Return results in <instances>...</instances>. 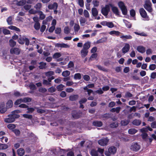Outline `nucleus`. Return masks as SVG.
I'll return each mask as SVG.
<instances>
[{"label":"nucleus","mask_w":156,"mask_h":156,"mask_svg":"<svg viewBox=\"0 0 156 156\" xmlns=\"http://www.w3.org/2000/svg\"><path fill=\"white\" fill-rule=\"evenodd\" d=\"M21 112V111L19 110H16L12 111L11 114L8 115V118L5 119V122L7 123H11L14 122L15 121V119L19 117L20 115L17 114Z\"/></svg>","instance_id":"nucleus-1"},{"label":"nucleus","mask_w":156,"mask_h":156,"mask_svg":"<svg viewBox=\"0 0 156 156\" xmlns=\"http://www.w3.org/2000/svg\"><path fill=\"white\" fill-rule=\"evenodd\" d=\"M118 5L121 9L123 15H126L127 13V10L126 7L122 2L120 1L118 2Z\"/></svg>","instance_id":"nucleus-2"},{"label":"nucleus","mask_w":156,"mask_h":156,"mask_svg":"<svg viewBox=\"0 0 156 156\" xmlns=\"http://www.w3.org/2000/svg\"><path fill=\"white\" fill-rule=\"evenodd\" d=\"M31 101V99L29 98H20L16 100L14 103V104L16 105H18L21 103L29 102Z\"/></svg>","instance_id":"nucleus-3"},{"label":"nucleus","mask_w":156,"mask_h":156,"mask_svg":"<svg viewBox=\"0 0 156 156\" xmlns=\"http://www.w3.org/2000/svg\"><path fill=\"white\" fill-rule=\"evenodd\" d=\"M145 9L149 12H151L152 11L151 7V3L149 0L146 1L144 5Z\"/></svg>","instance_id":"nucleus-4"},{"label":"nucleus","mask_w":156,"mask_h":156,"mask_svg":"<svg viewBox=\"0 0 156 156\" xmlns=\"http://www.w3.org/2000/svg\"><path fill=\"white\" fill-rule=\"evenodd\" d=\"M140 13L141 16L145 19V20L148 21L149 20V18L147 16V13L143 8H141L140 9Z\"/></svg>","instance_id":"nucleus-5"},{"label":"nucleus","mask_w":156,"mask_h":156,"mask_svg":"<svg viewBox=\"0 0 156 156\" xmlns=\"http://www.w3.org/2000/svg\"><path fill=\"white\" fill-rule=\"evenodd\" d=\"M116 151V148L114 147H111L109 148L108 152H106L105 154L107 156H109L111 154H115Z\"/></svg>","instance_id":"nucleus-6"},{"label":"nucleus","mask_w":156,"mask_h":156,"mask_svg":"<svg viewBox=\"0 0 156 156\" xmlns=\"http://www.w3.org/2000/svg\"><path fill=\"white\" fill-rule=\"evenodd\" d=\"M110 10L109 6L108 5H106L102 9L101 13L105 16L108 15Z\"/></svg>","instance_id":"nucleus-7"},{"label":"nucleus","mask_w":156,"mask_h":156,"mask_svg":"<svg viewBox=\"0 0 156 156\" xmlns=\"http://www.w3.org/2000/svg\"><path fill=\"white\" fill-rule=\"evenodd\" d=\"M140 148V146L137 143L132 144L130 147L131 150L135 151H138Z\"/></svg>","instance_id":"nucleus-8"},{"label":"nucleus","mask_w":156,"mask_h":156,"mask_svg":"<svg viewBox=\"0 0 156 156\" xmlns=\"http://www.w3.org/2000/svg\"><path fill=\"white\" fill-rule=\"evenodd\" d=\"M7 110L5 103L4 102H1L0 103V113H4Z\"/></svg>","instance_id":"nucleus-9"},{"label":"nucleus","mask_w":156,"mask_h":156,"mask_svg":"<svg viewBox=\"0 0 156 156\" xmlns=\"http://www.w3.org/2000/svg\"><path fill=\"white\" fill-rule=\"evenodd\" d=\"M108 140L107 138H104L99 140L98 141L99 145L102 146H105L107 145Z\"/></svg>","instance_id":"nucleus-10"},{"label":"nucleus","mask_w":156,"mask_h":156,"mask_svg":"<svg viewBox=\"0 0 156 156\" xmlns=\"http://www.w3.org/2000/svg\"><path fill=\"white\" fill-rule=\"evenodd\" d=\"M101 24L103 26H107L110 28H112L114 27L113 23L111 22L103 21L101 23Z\"/></svg>","instance_id":"nucleus-11"},{"label":"nucleus","mask_w":156,"mask_h":156,"mask_svg":"<svg viewBox=\"0 0 156 156\" xmlns=\"http://www.w3.org/2000/svg\"><path fill=\"white\" fill-rule=\"evenodd\" d=\"M130 48V45L129 44L126 43L125 44L124 46L122 49V52L125 54L129 50Z\"/></svg>","instance_id":"nucleus-12"},{"label":"nucleus","mask_w":156,"mask_h":156,"mask_svg":"<svg viewBox=\"0 0 156 156\" xmlns=\"http://www.w3.org/2000/svg\"><path fill=\"white\" fill-rule=\"evenodd\" d=\"M20 52V50L17 48H12L10 50V52L12 54H15L16 55H18L19 54Z\"/></svg>","instance_id":"nucleus-13"},{"label":"nucleus","mask_w":156,"mask_h":156,"mask_svg":"<svg viewBox=\"0 0 156 156\" xmlns=\"http://www.w3.org/2000/svg\"><path fill=\"white\" fill-rule=\"evenodd\" d=\"M58 6L57 4L55 2L53 4H49L48 5V8L50 9H57Z\"/></svg>","instance_id":"nucleus-14"},{"label":"nucleus","mask_w":156,"mask_h":156,"mask_svg":"<svg viewBox=\"0 0 156 156\" xmlns=\"http://www.w3.org/2000/svg\"><path fill=\"white\" fill-rule=\"evenodd\" d=\"M26 37L25 36H22L20 35L19 36V37L18 39V42L20 44H23L24 43L25 39H26Z\"/></svg>","instance_id":"nucleus-15"},{"label":"nucleus","mask_w":156,"mask_h":156,"mask_svg":"<svg viewBox=\"0 0 156 156\" xmlns=\"http://www.w3.org/2000/svg\"><path fill=\"white\" fill-rule=\"evenodd\" d=\"M80 24L81 26H83L85 25V23H86V24L88 25L87 22H86V20L84 17H81L80 19Z\"/></svg>","instance_id":"nucleus-16"},{"label":"nucleus","mask_w":156,"mask_h":156,"mask_svg":"<svg viewBox=\"0 0 156 156\" xmlns=\"http://www.w3.org/2000/svg\"><path fill=\"white\" fill-rule=\"evenodd\" d=\"M137 50L140 53H144L145 51V48L142 46H139L137 47Z\"/></svg>","instance_id":"nucleus-17"},{"label":"nucleus","mask_w":156,"mask_h":156,"mask_svg":"<svg viewBox=\"0 0 156 156\" xmlns=\"http://www.w3.org/2000/svg\"><path fill=\"white\" fill-rule=\"evenodd\" d=\"M109 34L110 35L112 36L115 35L116 36H118L121 33L119 31L112 30L109 32Z\"/></svg>","instance_id":"nucleus-18"},{"label":"nucleus","mask_w":156,"mask_h":156,"mask_svg":"<svg viewBox=\"0 0 156 156\" xmlns=\"http://www.w3.org/2000/svg\"><path fill=\"white\" fill-rule=\"evenodd\" d=\"M88 53V51L87 50H85L83 49L81 51V55L82 57H84L87 55Z\"/></svg>","instance_id":"nucleus-19"},{"label":"nucleus","mask_w":156,"mask_h":156,"mask_svg":"<svg viewBox=\"0 0 156 156\" xmlns=\"http://www.w3.org/2000/svg\"><path fill=\"white\" fill-rule=\"evenodd\" d=\"M57 46L58 47L65 48H69L70 47L69 45L65 43L57 44Z\"/></svg>","instance_id":"nucleus-20"},{"label":"nucleus","mask_w":156,"mask_h":156,"mask_svg":"<svg viewBox=\"0 0 156 156\" xmlns=\"http://www.w3.org/2000/svg\"><path fill=\"white\" fill-rule=\"evenodd\" d=\"M138 131L134 128H131L129 129L128 133L131 135H133L137 132Z\"/></svg>","instance_id":"nucleus-21"},{"label":"nucleus","mask_w":156,"mask_h":156,"mask_svg":"<svg viewBox=\"0 0 156 156\" xmlns=\"http://www.w3.org/2000/svg\"><path fill=\"white\" fill-rule=\"evenodd\" d=\"M90 43L89 41L86 42L83 46V49L87 50L90 47Z\"/></svg>","instance_id":"nucleus-22"},{"label":"nucleus","mask_w":156,"mask_h":156,"mask_svg":"<svg viewBox=\"0 0 156 156\" xmlns=\"http://www.w3.org/2000/svg\"><path fill=\"white\" fill-rule=\"evenodd\" d=\"M94 126L98 127H101L102 125V122L101 121H95L93 122Z\"/></svg>","instance_id":"nucleus-23"},{"label":"nucleus","mask_w":156,"mask_h":156,"mask_svg":"<svg viewBox=\"0 0 156 156\" xmlns=\"http://www.w3.org/2000/svg\"><path fill=\"white\" fill-rule=\"evenodd\" d=\"M13 105V103L11 100H9L6 103V108H10L12 107Z\"/></svg>","instance_id":"nucleus-24"},{"label":"nucleus","mask_w":156,"mask_h":156,"mask_svg":"<svg viewBox=\"0 0 156 156\" xmlns=\"http://www.w3.org/2000/svg\"><path fill=\"white\" fill-rule=\"evenodd\" d=\"M83 89L85 92H87V94L89 96H90L91 93H94L93 90L86 87H83Z\"/></svg>","instance_id":"nucleus-25"},{"label":"nucleus","mask_w":156,"mask_h":156,"mask_svg":"<svg viewBox=\"0 0 156 156\" xmlns=\"http://www.w3.org/2000/svg\"><path fill=\"white\" fill-rule=\"evenodd\" d=\"M24 150L22 148L18 149L17 151V154L20 156L23 155L24 154Z\"/></svg>","instance_id":"nucleus-26"},{"label":"nucleus","mask_w":156,"mask_h":156,"mask_svg":"<svg viewBox=\"0 0 156 156\" xmlns=\"http://www.w3.org/2000/svg\"><path fill=\"white\" fill-rule=\"evenodd\" d=\"M141 122L139 120L135 119L132 122V124L135 126H138L140 125L141 123Z\"/></svg>","instance_id":"nucleus-27"},{"label":"nucleus","mask_w":156,"mask_h":156,"mask_svg":"<svg viewBox=\"0 0 156 156\" xmlns=\"http://www.w3.org/2000/svg\"><path fill=\"white\" fill-rule=\"evenodd\" d=\"M112 10L116 15H119V12L117 7L115 6H112Z\"/></svg>","instance_id":"nucleus-28"},{"label":"nucleus","mask_w":156,"mask_h":156,"mask_svg":"<svg viewBox=\"0 0 156 156\" xmlns=\"http://www.w3.org/2000/svg\"><path fill=\"white\" fill-rule=\"evenodd\" d=\"M92 15L94 16L95 17L98 15V12L97 9L94 8L92 9Z\"/></svg>","instance_id":"nucleus-29"},{"label":"nucleus","mask_w":156,"mask_h":156,"mask_svg":"<svg viewBox=\"0 0 156 156\" xmlns=\"http://www.w3.org/2000/svg\"><path fill=\"white\" fill-rule=\"evenodd\" d=\"M123 21L127 27L130 28L131 27L132 24L130 22L125 20H123Z\"/></svg>","instance_id":"nucleus-30"},{"label":"nucleus","mask_w":156,"mask_h":156,"mask_svg":"<svg viewBox=\"0 0 156 156\" xmlns=\"http://www.w3.org/2000/svg\"><path fill=\"white\" fill-rule=\"evenodd\" d=\"M74 29L75 33H77L80 29V27L79 25L77 24H75L74 27Z\"/></svg>","instance_id":"nucleus-31"},{"label":"nucleus","mask_w":156,"mask_h":156,"mask_svg":"<svg viewBox=\"0 0 156 156\" xmlns=\"http://www.w3.org/2000/svg\"><path fill=\"white\" fill-rule=\"evenodd\" d=\"M121 109V108L120 107H116V108H112L111 111L112 112H116L117 113H119L120 112Z\"/></svg>","instance_id":"nucleus-32"},{"label":"nucleus","mask_w":156,"mask_h":156,"mask_svg":"<svg viewBox=\"0 0 156 156\" xmlns=\"http://www.w3.org/2000/svg\"><path fill=\"white\" fill-rule=\"evenodd\" d=\"M78 98V96L77 95H71L69 97V99L71 101H74L77 100Z\"/></svg>","instance_id":"nucleus-33"},{"label":"nucleus","mask_w":156,"mask_h":156,"mask_svg":"<svg viewBox=\"0 0 156 156\" xmlns=\"http://www.w3.org/2000/svg\"><path fill=\"white\" fill-rule=\"evenodd\" d=\"M8 28L11 30H15L17 31H20V29L19 28L13 26H10Z\"/></svg>","instance_id":"nucleus-34"},{"label":"nucleus","mask_w":156,"mask_h":156,"mask_svg":"<svg viewBox=\"0 0 156 156\" xmlns=\"http://www.w3.org/2000/svg\"><path fill=\"white\" fill-rule=\"evenodd\" d=\"M42 6V4L40 3H38L34 7L37 10H40Z\"/></svg>","instance_id":"nucleus-35"},{"label":"nucleus","mask_w":156,"mask_h":156,"mask_svg":"<svg viewBox=\"0 0 156 156\" xmlns=\"http://www.w3.org/2000/svg\"><path fill=\"white\" fill-rule=\"evenodd\" d=\"M120 37L123 39H130L132 38V37L130 35H126L121 36Z\"/></svg>","instance_id":"nucleus-36"},{"label":"nucleus","mask_w":156,"mask_h":156,"mask_svg":"<svg viewBox=\"0 0 156 156\" xmlns=\"http://www.w3.org/2000/svg\"><path fill=\"white\" fill-rule=\"evenodd\" d=\"M8 147V146L5 144H0V150H5Z\"/></svg>","instance_id":"nucleus-37"},{"label":"nucleus","mask_w":156,"mask_h":156,"mask_svg":"<svg viewBox=\"0 0 156 156\" xmlns=\"http://www.w3.org/2000/svg\"><path fill=\"white\" fill-rule=\"evenodd\" d=\"M70 74V72L68 70H66L63 71L62 73V75L63 76L67 77Z\"/></svg>","instance_id":"nucleus-38"},{"label":"nucleus","mask_w":156,"mask_h":156,"mask_svg":"<svg viewBox=\"0 0 156 156\" xmlns=\"http://www.w3.org/2000/svg\"><path fill=\"white\" fill-rule=\"evenodd\" d=\"M62 55L61 53L60 52H56L53 55L54 58H57L60 57Z\"/></svg>","instance_id":"nucleus-39"},{"label":"nucleus","mask_w":156,"mask_h":156,"mask_svg":"<svg viewBox=\"0 0 156 156\" xmlns=\"http://www.w3.org/2000/svg\"><path fill=\"white\" fill-rule=\"evenodd\" d=\"M74 65L73 62L70 61L68 65V67L70 70H72L74 68Z\"/></svg>","instance_id":"nucleus-40"},{"label":"nucleus","mask_w":156,"mask_h":156,"mask_svg":"<svg viewBox=\"0 0 156 156\" xmlns=\"http://www.w3.org/2000/svg\"><path fill=\"white\" fill-rule=\"evenodd\" d=\"M64 87L65 86L64 85L62 84H60L57 86L56 87L58 90L61 91L63 89Z\"/></svg>","instance_id":"nucleus-41"},{"label":"nucleus","mask_w":156,"mask_h":156,"mask_svg":"<svg viewBox=\"0 0 156 156\" xmlns=\"http://www.w3.org/2000/svg\"><path fill=\"white\" fill-rule=\"evenodd\" d=\"M134 33L136 35H139L142 36H147V34L144 32L140 33L137 32H135Z\"/></svg>","instance_id":"nucleus-42"},{"label":"nucleus","mask_w":156,"mask_h":156,"mask_svg":"<svg viewBox=\"0 0 156 156\" xmlns=\"http://www.w3.org/2000/svg\"><path fill=\"white\" fill-rule=\"evenodd\" d=\"M40 15V18L41 20H43L45 18V15L41 11H40L39 12Z\"/></svg>","instance_id":"nucleus-43"},{"label":"nucleus","mask_w":156,"mask_h":156,"mask_svg":"<svg viewBox=\"0 0 156 156\" xmlns=\"http://www.w3.org/2000/svg\"><path fill=\"white\" fill-rule=\"evenodd\" d=\"M9 45L12 47H14L16 44V42L12 39H11L9 40Z\"/></svg>","instance_id":"nucleus-44"},{"label":"nucleus","mask_w":156,"mask_h":156,"mask_svg":"<svg viewBox=\"0 0 156 156\" xmlns=\"http://www.w3.org/2000/svg\"><path fill=\"white\" fill-rule=\"evenodd\" d=\"M8 139L6 137L2 136L0 138V140L2 143L7 142Z\"/></svg>","instance_id":"nucleus-45"},{"label":"nucleus","mask_w":156,"mask_h":156,"mask_svg":"<svg viewBox=\"0 0 156 156\" xmlns=\"http://www.w3.org/2000/svg\"><path fill=\"white\" fill-rule=\"evenodd\" d=\"M129 122V121L128 120H124L122 121L121 122V124L122 126H126Z\"/></svg>","instance_id":"nucleus-46"},{"label":"nucleus","mask_w":156,"mask_h":156,"mask_svg":"<svg viewBox=\"0 0 156 156\" xmlns=\"http://www.w3.org/2000/svg\"><path fill=\"white\" fill-rule=\"evenodd\" d=\"M74 78L76 79H80L81 78V76L80 74L79 73L75 74L74 75Z\"/></svg>","instance_id":"nucleus-47"},{"label":"nucleus","mask_w":156,"mask_h":156,"mask_svg":"<svg viewBox=\"0 0 156 156\" xmlns=\"http://www.w3.org/2000/svg\"><path fill=\"white\" fill-rule=\"evenodd\" d=\"M40 64V66H39V68L40 69H43L46 67V64L45 63L41 62Z\"/></svg>","instance_id":"nucleus-48"},{"label":"nucleus","mask_w":156,"mask_h":156,"mask_svg":"<svg viewBox=\"0 0 156 156\" xmlns=\"http://www.w3.org/2000/svg\"><path fill=\"white\" fill-rule=\"evenodd\" d=\"M84 16L86 18H89V14L88 11L86 10H85L83 11Z\"/></svg>","instance_id":"nucleus-49"},{"label":"nucleus","mask_w":156,"mask_h":156,"mask_svg":"<svg viewBox=\"0 0 156 156\" xmlns=\"http://www.w3.org/2000/svg\"><path fill=\"white\" fill-rule=\"evenodd\" d=\"M118 126V123L117 122H116L113 123L111 124L110 125V127L112 128H116Z\"/></svg>","instance_id":"nucleus-50"},{"label":"nucleus","mask_w":156,"mask_h":156,"mask_svg":"<svg viewBox=\"0 0 156 156\" xmlns=\"http://www.w3.org/2000/svg\"><path fill=\"white\" fill-rule=\"evenodd\" d=\"M34 27L37 30H38L40 28V25L39 22H36L35 23Z\"/></svg>","instance_id":"nucleus-51"},{"label":"nucleus","mask_w":156,"mask_h":156,"mask_svg":"<svg viewBox=\"0 0 156 156\" xmlns=\"http://www.w3.org/2000/svg\"><path fill=\"white\" fill-rule=\"evenodd\" d=\"M7 127L10 129H13L15 128L16 126L13 124H10L8 125Z\"/></svg>","instance_id":"nucleus-52"},{"label":"nucleus","mask_w":156,"mask_h":156,"mask_svg":"<svg viewBox=\"0 0 156 156\" xmlns=\"http://www.w3.org/2000/svg\"><path fill=\"white\" fill-rule=\"evenodd\" d=\"M26 3V1L25 0H21L17 3V4L19 5H23Z\"/></svg>","instance_id":"nucleus-53"},{"label":"nucleus","mask_w":156,"mask_h":156,"mask_svg":"<svg viewBox=\"0 0 156 156\" xmlns=\"http://www.w3.org/2000/svg\"><path fill=\"white\" fill-rule=\"evenodd\" d=\"M12 18L11 16H10L8 18L7 20V21L9 24L10 25L12 23Z\"/></svg>","instance_id":"nucleus-54"},{"label":"nucleus","mask_w":156,"mask_h":156,"mask_svg":"<svg viewBox=\"0 0 156 156\" xmlns=\"http://www.w3.org/2000/svg\"><path fill=\"white\" fill-rule=\"evenodd\" d=\"M90 153L92 156H98V155L97 152L94 150H91Z\"/></svg>","instance_id":"nucleus-55"},{"label":"nucleus","mask_w":156,"mask_h":156,"mask_svg":"<svg viewBox=\"0 0 156 156\" xmlns=\"http://www.w3.org/2000/svg\"><path fill=\"white\" fill-rule=\"evenodd\" d=\"M54 73L53 71H49L48 72H47L45 73V75L46 76L48 77H50L51 76L54 75Z\"/></svg>","instance_id":"nucleus-56"},{"label":"nucleus","mask_w":156,"mask_h":156,"mask_svg":"<svg viewBox=\"0 0 156 156\" xmlns=\"http://www.w3.org/2000/svg\"><path fill=\"white\" fill-rule=\"evenodd\" d=\"M149 68L151 70H154L156 68V65L154 64L150 65L149 66Z\"/></svg>","instance_id":"nucleus-57"},{"label":"nucleus","mask_w":156,"mask_h":156,"mask_svg":"<svg viewBox=\"0 0 156 156\" xmlns=\"http://www.w3.org/2000/svg\"><path fill=\"white\" fill-rule=\"evenodd\" d=\"M23 116L26 118L31 119L32 118V116L31 115H28L27 114H24L23 115Z\"/></svg>","instance_id":"nucleus-58"},{"label":"nucleus","mask_w":156,"mask_h":156,"mask_svg":"<svg viewBox=\"0 0 156 156\" xmlns=\"http://www.w3.org/2000/svg\"><path fill=\"white\" fill-rule=\"evenodd\" d=\"M107 40V38L105 37L102 38L101 40H99L98 42L99 43H102L106 41Z\"/></svg>","instance_id":"nucleus-59"},{"label":"nucleus","mask_w":156,"mask_h":156,"mask_svg":"<svg viewBox=\"0 0 156 156\" xmlns=\"http://www.w3.org/2000/svg\"><path fill=\"white\" fill-rule=\"evenodd\" d=\"M94 92L99 94H101L103 93V91L102 89L100 88H99L98 90L95 91Z\"/></svg>","instance_id":"nucleus-60"},{"label":"nucleus","mask_w":156,"mask_h":156,"mask_svg":"<svg viewBox=\"0 0 156 156\" xmlns=\"http://www.w3.org/2000/svg\"><path fill=\"white\" fill-rule=\"evenodd\" d=\"M55 89L54 87H51L48 89V91L51 93H53L55 91Z\"/></svg>","instance_id":"nucleus-61"},{"label":"nucleus","mask_w":156,"mask_h":156,"mask_svg":"<svg viewBox=\"0 0 156 156\" xmlns=\"http://www.w3.org/2000/svg\"><path fill=\"white\" fill-rule=\"evenodd\" d=\"M64 32L65 34H68L70 32V29L68 27H66L64 29Z\"/></svg>","instance_id":"nucleus-62"},{"label":"nucleus","mask_w":156,"mask_h":156,"mask_svg":"<svg viewBox=\"0 0 156 156\" xmlns=\"http://www.w3.org/2000/svg\"><path fill=\"white\" fill-rule=\"evenodd\" d=\"M31 5H26L24 6V9L26 10H29L31 7Z\"/></svg>","instance_id":"nucleus-63"},{"label":"nucleus","mask_w":156,"mask_h":156,"mask_svg":"<svg viewBox=\"0 0 156 156\" xmlns=\"http://www.w3.org/2000/svg\"><path fill=\"white\" fill-rule=\"evenodd\" d=\"M61 30L60 28H57L55 30V33L56 34H58L61 33Z\"/></svg>","instance_id":"nucleus-64"}]
</instances>
